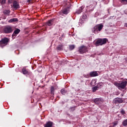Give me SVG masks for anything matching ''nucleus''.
Wrapping results in <instances>:
<instances>
[{
    "label": "nucleus",
    "mask_w": 127,
    "mask_h": 127,
    "mask_svg": "<svg viewBox=\"0 0 127 127\" xmlns=\"http://www.w3.org/2000/svg\"><path fill=\"white\" fill-rule=\"evenodd\" d=\"M104 27V25L103 24H99L95 26L91 29V31L92 33L94 34H98V33L102 31L103 28Z\"/></svg>",
    "instance_id": "obj_1"
},
{
    "label": "nucleus",
    "mask_w": 127,
    "mask_h": 127,
    "mask_svg": "<svg viewBox=\"0 0 127 127\" xmlns=\"http://www.w3.org/2000/svg\"><path fill=\"white\" fill-rule=\"evenodd\" d=\"M127 81L126 80H123L120 83L115 82L114 83L115 86L117 87L119 90H124L126 87H127Z\"/></svg>",
    "instance_id": "obj_2"
},
{
    "label": "nucleus",
    "mask_w": 127,
    "mask_h": 127,
    "mask_svg": "<svg viewBox=\"0 0 127 127\" xmlns=\"http://www.w3.org/2000/svg\"><path fill=\"white\" fill-rule=\"evenodd\" d=\"M3 31L4 33H6V34L11 33V32L13 31V29L12 28L11 26L9 25H7L4 27L3 29Z\"/></svg>",
    "instance_id": "obj_3"
},
{
    "label": "nucleus",
    "mask_w": 127,
    "mask_h": 127,
    "mask_svg": "<svg viewBox=\"0 0 127 127\" xmlns=\"http://www.w3.org/2000/svg\"><path fill=\"white\" fill-rule=\"evenodd\" d=\"M78 52L80 54H84V53L88 52V48L85 46H81L78 48Z\"/></svg>",
    "instance_id": "obj_4"
},
{
    "label": "nucleus",
    "mask_w": 127,
    "mask_h": 127,
    "mask_svg": "<svg viewBox=\"0 0 127 127\" xmlns=\"http://www.w3.org/2000/svg\"><path fill=\"white\" fill-rule=\"evenodd\" d=\"M7 43H8V39L7 38H4L0 41V46L3 47L5 45H7Z\"/></svg>",
    "instance_id": "obj_5"
},
{
    "label": "nucleus",
    "mask_w": 127,
    "mask_h": 127,
    "mask_svg": "<svg viewBox=\"0 0 127 127\" xmlns=\"http://www.w3.org/2000/svg\"><path fill=\"white\" fill-rule=\"evenodd\" d=\"M22 73L24 75H28L29 76H32V72L31 71H28V70L25 67L22 69Z\"/></svg>",
    "instance_id": "obj_6"
},
{
    "label": "nucleus",
    "mask_w": 127,
    "mask_h": 127,
    "mask_svg": "<svg viewBox=\"0 0 127 127\" xmlns=\"http://www.w3.org/2000/svg\"><path fill=\"white\" fill-rule=\"evenodd\" d=\"M113 102L114 104H122V103H124V100L122 98L117 97L114 99Z\"/></svg>",
    "instance_id": "obj_7"
},
{
    "label": "nucleus",
    "mask_w": 127,
    "mask_h": 127,
    "mask_svg": "<svg viewBox=\"0 0 127 127\" xmlns=\"http://www.w3.org/2000/svg\"><path fill=\"white\" fill-rule=\"evenodd\" d=\"M94 102L96 105H99V104H102V103H104V99L102 98H95L94 100Z\"/></svg>",
    "instance_id": "obj_8"
},
{
    "label": "nucleus",
    "mask_w": 127,
    "mask_h": 127,
    "mask_svg": "<svg viewBox=\"0 0 127 127\" xmlns=\"http://www.w3.org/2000/svg\"><path fill=\"white\" fill-rule=\"evenodd\" d=\"M20 32V29L18 28H16L13 32L12 35V38H15L16 36H17V34Z\"/></svg>",
    "instance_id": "obj_9"
},
{
    "label": "nucleus",
    "mask_w": 127,
    "mask_h": 127,
    "mask_svg": "<svg viewBox=\"0 0 127 127\" xmlns=\"http://www.w3.org/2000/svg\"><path fill=\"white\" fill-rule=\"evenodd\" d=\"M54 20H55V18H53L52 19L49 20L46 22V25H48V26H51L53 25V23H54Z\"/></svg>",
    "instance_id": "obj_10"
},
{
    "label": "nucleus",
    "mask_w": 127,
    "mask_h": 127,
    "mask_svg": "<svg viewBox=\"0 0 127 127\" xmlns=\"http://www.w3.org/2000/svg\"><path fill=\"white\" fill-rule=\"evenodd\" d=\"M12 5L13 7L14 8H16V9H17V8H19V4L18 3V2H17L16 0L14 1Z\"/></svg>",
    "instance_id": "obj_11"
},
{
    "label": "nucleus",
    "mask_w": 127,
    "mask_h": 127,
    "mask_svg": "<svg viewBox=\"0 0 127 127\" xmlns=\"http://www.w3.org/2000/svg\"><path fill=\"white\" fill-rule=\"evenodd\" d=\"M69 7H66L64 8L62 10V12L63 14H68L69 13Z\"/></svg>",
    "instance_id": "obj_12"
},
{
    "label": "nucleus",
    "mask_w": 127,
    "mask_h": 127,
    "mask_svg": "<svg viewBox=\"0 0 127 127\" xmlns=\"http://www.w3.org/2000/svg\"><path fill=\"white\" fill-rule=\"evenodd\" d=\"M53 126V122L51 121H48L45 124L44 127H52Z\"/></svg>",
    "instance_id": "obj_13"
},
{
    "label": "nucleus",
    "mask_w": 127,
    "mask_h": 127,
    "mask_svg": "<svg viewBox=\"0 0 127 127\" xmlns=\"http://www.w3.org/2000/svg\"><path fill=\"white\" fill-rule=\"evenodd\" d=\"M54 91H55V89H54V87L52 86L51 87V94H52V96L51 97V99L52 100H53L54 98Z\"/></svg>",
    "instance_id": "obj_14"
},
{
    "label": "nucleus",
    "mask_w": 127,
    "mask_h": 127,
    "mask_svg": "<svg viewBox=\"0 0 127 127\" xmlns=\"http://www.w3.org/2000/svg\"><path fill=\"white\" fill-rule=\"evenodd\" d=\"M84 7L85 6H81L78 9L76 10V11L75 12L76 13H77V14H80L81 12H82L83 9H84Z\"/></svg>",
    "instance_id": "obj_15"
},
{
    "label": "nucleus",
    "mask_w": 127,
    "mask_h": 127,
    "mask_svg": "<svg viewBox=\"0 0 127 127\" xmlns=\"http://www.w3.org/2000/svg\"><path fill=\"white\" fill-rule=\"evenodd\" d=\"M90 77H97L98 76V72L97 71H91L89 73Z\"/></svg>",
    "instance_id": "obj_16"
},
{
    "label": "nucleus",
    "mask_w": 127,
    "mask_h": 127,
    "mask_svg": "<svg viewBox=\"0 0 127 127\" xmlns=\"http://www.w3.org/2000/svg\"><path fill=\"white\" fill-rule=\"evenodd\" d=\"M64 47V45H63V44H61L58 46V47H57V50H59V51L63 50Z\"/></svg>",
    "instance_id": "obj_17"
},
{
    "label": "nucleus",
    "mask_w": 127,
    "mask_h": 127,
    "mask_svg": "<svg viewBox=\"0 0 127 127\" xmlns=\"http://www.w3.org/2000/svg\"><path fill=\"white\" fill-rule=\"evenodd\" d=\"M100 41H101V44L103 45L107 43V41H108V39H107L106 38L100 39Z\"/></svg>",
    "instance_id": "obj_18"
},
{
    "label": "nucleus",
    "mask_w": 127,
    "mask_h": 127,
    "mask_svg": "<svg viewBox=\"0 0 127 127\" xmlns=\"http://www.w3.org/2000/svg\"><path fill=\"white\" fill-rule=\"evenodd\" d=\"M95 45L97 46H99V45H102V41H101V39H98L95 43Z\"/></svg>",
    "instance_id": "obj_19"
},
{
    "label": "nucleus",
    "mask_w": 127,
    "mask_h": 127,
    "mask_svg": "<svg viewBox=\"0 0 127 127\" xmlns=\"http://www.w3.org/2000/svg\"><path fill=\"white\" fill-rule=\"evenodd\" d=\"M3 13L6 15H9L10 14V10L5 9L3 11Z\"/></svg>",
    "instance_id": "obj_20"
},
{
    "label": "nucleus",
    "mask_w": 127,
    "mask_h": 127,
    "mask_svg": "<svg viewBox=\"0 0 127 127\" xmlns=\"http://www.w3.org/2000/svg\"><path fill=\"white\" fill-rule=\"evenodd\" d=\"M16 21H18V19L16 18H12L10 19V20H9L8 22H15Z\"/></svg>",
    "instance_id": "obj_21"
},
{
    "label": "nucleus",
    "mask_w": 127,
    "mask_h": 127,
    "mask_svg": "<svg viewBox=\"0 0 127 127\" xmlns=\"http://www.w3.org/2000/svg\"><path fill=\"white\" fill-rule=\"evenodd\" d=\"M69 50L72 51V50H74L75 49V45H70L69 46Z\"/></svg>",
    "instance_id": "obj_22"
},
{
    "label": "nucleus",
    "mask_w": 127,
    "mask_h": 127,
    "mask_svg": "<svg viewBox=\"0 0 127 127\" xmlns=\"http://www.w3.org/2000/svg\"><path fill=\"white\" fill-rule=\"evenodd\" d=\"M122 125L124 127H127V119L125 120L123 122H122Z\"/></svg>",
    "instance_id": "obj_23"
},
{
    "label": "nucleus",
    "mask_w": 127,
    "mask_h": 127,
    "mask_svg": "<svg viewBox=\"0 0 127 127\" xmlns=\"http://www.w3.org/2000/svg\"><path fill=\"white\" fill-rule=\"evenodd\" d=\"M61 94H62V95H65V94H66V93H67V91H66V90H65V89L63 88V89H61Z\"/></svg>",
    "instance_id": "obj_24"
},
{
    "label": "nucleus",
    "mask_w": 127,
    "mask_h": 127,
    "mask_svg": "<svg viewBox=\"0 0 127 127\" xmlns=\"http://www.w3.org/2000/svg\"><path fill=\"white\" fill-rule=\"evenodd\" d=\"M97 90H99V87L98 86H94L92 87V91L93 92H96Z\"/></svg>",
    "instance_id": "obj_25"
},
{
    "label": "nucleus",
    "mask_w": 127,
    "mask_h": 127,
    "mask_svg": "<svg viewBox=\"0 0 127 127\" xmlns=\"http://www.w3.org/2000/svg\"><path fill=\"white\" fill-rule=\"evenodd\" d=\"M5 2H6V0H0V4H5Z\"/></svg>",
    "instance_id": "obj_26"
},
{
    "label": "nucleus",
    "mask_w": 127,
    "mask_h": 127,
    "mask_svg": "<svg viewBox=\"0 0 127 127\" xmlns=\"http://www.w3.org/2000/svg\"><path fill=\"white\" fill-rule=\"evenodd\" d=\"M89 7H90V8H92L91 9L88 10V11H93V10H94V6H92V5H90L89 6Z\"/></svg>",
    "instance_id": "obj_27"
},
{
    "label": "nucleus",
    "mask_w": 127,
    "mask_h": 127,
    "mask_svg": "<svg viewBox=\"0 0 127 127\" xmlns=\"http://www.w3.org/2000/svg\"><path fill=\"white\" fill-rule=\"evenodd\" d=\"M70 112H74L75 111V107H72L69 108Z\"/></svg>",
    "instance_id": "obj_28"
},
{
    "label": "nucleus",
    "mask_w": 127,
    "mask_h": 127,
    "mask_svg": "<svg viewBox=\"0 0 127 127\" xmlns=\"http://www.w3.org/2000/svg\"><path fill=\"white\" fill-rule=\"evenodd\" d=\"M121 113L122 114V115H126V111H125V110H124V109H121Z\"/></svg>",
    "instance_id": "obj_29"
},
{
    "label": "nucleus",
    "mask_w": 127,
    "mask_h": 127,
    "mask_svg": "<svg viewBox=\"0 0 127 127\" xmlns=\"http://www.w3.org/2000/svg\"><path fill=\"white\" fill-rule=\"evenodd\" d=\"M15 1L14 0H8V3H13V2Z\"/></svg>",
    "instance_id": "obj_30"
},
{
    "label": "nucleus",
    "mask_w": 127,
    "mask_h": 127,
    "mask_svg": "<svg viewBox=\"0 0 127 127\" xmlns=\"http://www.w3.org/2000/svg\"><path fill=\"white\" fill-rule=\"evenodd\" d=\"M117 125H118V121H115L114 123H113V127H116V126H117Z\"/></svg>",
    "instance_id": "obj_31"
},
{
    "label": "nucleus",
    "mask_w": 127,
    "mask_h": 127,
    "mask_svg": "<svg viewBox=\"0 0 127 127\" xmlns=\"http://www.w3.org/2000/svg\"><path fill=\"white\" fill-rule=\"evenodd\" d=\"M119 1H120V2H122V3H123L124 2H125V1L126 2H127V0H119Z\"/></svg>",
    "instance_id": "obj_32"
},
{
    "label": "nucleus",
    "mask_w": 127,
    "mask_h": 127,
    "mask_svg": "<svg viewBox=\"0 0 127 127\" xmlns=\"http://www.w3.org/2000/svg\"><path fill=\"white\" fill-rule=\"evenodd\" d=\"M27 2H28V3H31V2H32V0H28Z\"/></svg>",
    "instance_id": "obj_33"
},
{
    "label": "nucleus",
    "mask_w": 127,
    "mask_h": 127,
    "mask_svg": "<svg viewBox=\"0 0 127 127\" xmlns=\"http://www.w3.org/2000/svg\"><path fill=\"white\" fill-rule=\"evenodd\" d=\"M84 76L85 77V78H89V75H84Z\"/></svg>",
    "instance_id": "obj_34"
},
{
    "label": "nucleus",
    "mask_w": 127,
    "mask_h": 127,
    "mask_svg": "<svg viewBox=\"0 0 127 127\" xmlns=\"http://www.w3.org/2000/svg\"><path fill=\"white\" fill-rule=\"evenodd\" d=\"M102 84H103V82H100V83H99V86H102Z\"/></svg>",
    "instance_id": "obj_35"
},
{
    "label": "nucleus",
    "mask_w": 127,
    "mask_h": 127,
    "mask_svg": "<svg viewBox=\"0 0 127 127\" xmlns=\"http://www.w3.org/2000/svg\"><path fill=\"white\" fill-rule=\"evenodd\" d=\"M62 37H65V36L64 35V34L62 35Z\"/></svg>",
    "instance_id": "obj_36"
},
{
    "label": "nucleus",
    "mask_w": 127,
    "mask_h": 127,
    "mask_svg": "<svg viewBox=\"0 0 127 127\" xmlns=\"http://www.w3.org/2000/svg\"><path fill=\"white\" fill-rule=\"evenodd\" d=\"M125 26L126 27H127V24H125Z\"/></svg>",
    "instance_id": "obj_37"
}]
</instances>
